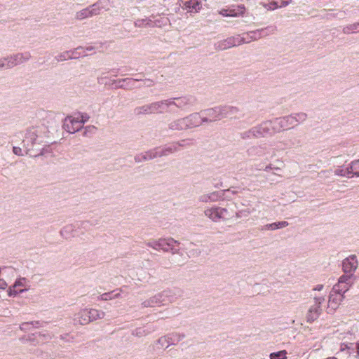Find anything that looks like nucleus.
<instances>
[{
    "label": "nucleus",
    "mask_w": 359,
    "mask_h": 359,
    "mask_svg": "<svg viewBox=\"0 0 359 359\" xmlns=\"http://www.w3.org/2000/svg\"><path fill=\"white\" fill-rule=\"evenodd\" d=\"M50 133L49 129L43 131V127L36 126L27 129L25 138L22 141L23 147L26 149V154L31 157H37L42 155L41 148L38 147L42 143L40 138L42 133Z\"/></svg>",
    "instance_id": "1"
},
{
    "label": "nucleus",
    "mask_w": 359,
    "mask_h": 359,
    "mask_svg": "<svg viewBox=\"0 0 359 359\" xmlns=\"http://www.w3.org/2000/svg\"><path fill=\"white\" fill-rule=\"evenodd\" d=\"M177 299L175 290H165L159 292L142 303L143 308L160 306L174 302Z\"/></svg>",
    "instance_id": "2"
},
{
    "label": "nucleus",
    "mask_w": 359,
    "mask_h": 359,
    "mask_svg": "<svg viewBox=\"0 0 359 359\" xmlns=\"http://www.w3.org/2000/svg\"><path fill=\"white\" fill-rule=\"evenodd\" d=\"M147 245L155 250H162L164 252H170L172 254L178 253L181 249L180 243L172 238H161L147 243Z\"/></svg>",
    "instance_id": "3"
},
{
    "label": "nucleus",
    "mask_w": 359,
    "mask_h": 359,
    "mask_svg": "<svg viewBox=\"0 0 359 359\" xmlns=\"http://www.w3.org/2000/svg\"><path fill=\"white\" fill-rule=\"evenodd\" d=\"M168 108L175 106L182 111H188L198 103V100L193 95H185L181 97H176L166 100Z\"/></svg>",
    "instance_id": "4"
},
{
    "label": "nucleus",
    "mask_w": 359,
    "mask_h": 359,
    "mask_svg": "<svg viewBox=\"0 0 359 359\" xmlns=\"http://www.w3.org/2000/svg\"><path fill=\"white\" fill-rule=\"evenodd\" d=\"M168 103L166 100L152 102L149 104H145L137 107L134 109L136 115L151 114L154 113H160L168 111Z\"/></svg>",
    "instance_id": "5"
},
{
    "label": "nucleus",
    "mask_w": 359,
    "mask_h": 359,
    "mask_svg": "<svg viewBox=\"0 0 359 359\" xmlns=\"http://www.w3.org/2000/svg\"><path fill=\"white\" fill-rule=\"evenodd\" d=\"M355 279V277L354 274L344 273L339 277L338 283L333 287V290L340 294L341 298V294L347 292L353 284Z\"/></svg>",
    "instance_id": "6"
},
{
    "label": "nucleus",
    "mask_w": 359,
    "mask_h": 359,
    "mask_svg": "<svg viewBox=\"0 0 359 359\" xmlns=\"http://www.w3.org/2000/svg\"><path fill=\"white\" fill-rule=\"evenodd\" d=\"M247 41L245 36L241 37L240 35H236L218 41L215 44V48L217 50H224L231 47L245 43Z\"/></svg>",
    "instance_id": "7"
},
{
    "label": "nucleus",
    "mask_w": 359,
    "mask_h": 359,
    "mask_svg": "<svg viewBox=\"0 0 359 359\" xmlns=\"http://www.w3.org/2000/svg\"><path fill=\"white\" fill-rule=\"evenodd\" d=\"M73 117V116H67L65 118L62 127L63 128L69 133H74L76 132H79L83 123L86 121V119H83V116L81 117Z\"/></svg>",
    "instance_id": "8"
},
{
    "label": "nucleus",
    "mask_w": 359,
    "mask_h": 359,
    "mask_svg": "<svg viewBox=\"0 0 359 359\" xmlns=\"http://www.w3.org/2000/svg\"><path fill=\"white\" fill-rule=\"evenodd\" d=\"M88 48L84 49L83 47L79 46L73 50L65 51L55 57L57 62L65 61L68 60L77 59L81 57L87 56L86 50Z\"/></svg>",
    "instance_id": "9"
},
{
    "label": "nucleus",
    "mask_w": 359,
    "mask_h": 359,
    "mask_svg": "<svg viewBox=\"0 0 359 359\" xmlns=\"http://www.w3.org/2000/svg\"><path fill=\"white\" fill-rule=\"evenodd\" d=\"M142 81V78H125L113 80L110 84L112 88L114 89H124V90H132L137 88H141V86H137L135 83L137 81Z\"/></svg>",
    "instance_id": "10"
},
{
    "label": "nucleus",
    "mask_w": 359,
    "mask_h": 359,
    "mask_svg": "<svg viewBox=\"0 0 359 359\" xmlns=\"http://www.w3.org/2000/svg\"><path fill=\"white\" fill-rule=\"evenodd\" d=\"M224 111L223 105H219L202 110V114L208 116L210 120L214 122L224 118L225 113Z\"/></svg>",
    "instance_id": "11"
},
{
    "label": "nucleus",
    "mask_w": 359,
    "mask_h": 359,
    "mask_svg": "<svg viewBox=\"0 0 359 359\" xmlns=\"http://www.w3.org/2000/svg\"><path fill=\"white\" fill-rule=\"evenodd\" d=\"M358 266L357 257L352 255L345 258L342 262V270L344 273L353 274Z\"/></svg>",
    "instance_id": "12"
},
{
    "label": "nucleus",
    "mask_w": 359,
    "mask_h": 359,
    "mask_svg": "<svg viewBox=\"0 0 359 359\" xmlns=\"http://www.w3.org/2000/svg\"><path fill=\"white\" fill-rule=\"evenodd\" d=\"M274 124L276 125L278 130L281 129H290L295 126L294 118L292 114L275 118Z\"/></svg>",
    "instance_id": "13"
},
{
    "label": "nucleus",
    "mask_w": 359,
    "mask_h": 359,
    "mask_svg": "<svg viewBox=\"0 0 359 359\" xmlns=\"http://www.w3.org/2000/svg\"><path fill=\"white\" fill-rule=\"evenodd\" d=\"M223 107L224 112L225 113L224 118L229 117L230 118L240 119L245 116L243 111L236 107L230 105H223Z\"/></svg>",
    "instance_id": "14"
},
{
    "label": "nucleus",
    "mask_w": 359,
    "mask_h": 359,
    "mask_svg": "<svg viewBox=\"0 0 359 359\" xmlns=\"http://www.w3.org/2000/svg\"><path fill=\"white\" fill-rule=\"evenodd\" d=\"M228 193L227 191H217L208 194L199 196L198 201L203 203L216 202L223 197V195Z\"/></svg>",
    "instance_id": "15"
},
{
    "label": "nucleus",
    "mask_w": 359,
    "mask_h": 359,
    "mask_svg": "<svg viewBox=\"0 0 359 359\" xmlns=\"http://www.w3.org/2000/svg\"><path fill=\"white\" fill-rule=\"evenodd\" d=\"M182 8L187 9L190 13H198L202 8L201 0H188L183 1Z\"/></svg>",
    "instance_id": "16"
},
{
    "label": "nucleus",
    "mask_w": 359,
    "mask_h": 359,
    "mask_svg": "<svg viewBox=\"0 0 359 359\" xmlns=\"http://www.w3.org/2000/svg\"><path fill=\"white\" fill-rule=\"evenodd\" d=\"M183 118L187 130L199 127L198 112L191 113Z\"/></svg>",
    "instance_id": "17"
},
{
    "label": "nucleus",
    "mask_w": 359,
    "mask_h": 359,
    "mask_svg": "<svg viewBox=\"0 0 359 359\" xmlns=\"http://www.w3.org/2000/svg\"><path fill=\"white\" fill-rule=\"evenodd\" d=\"M157 150V156L158 157L167 156L171 154H174L177 152V145L175 144V142H172L170 145H166L162 148L161 147H155Z\"/></svg>",
    "instance_id": "18"
},
{
    "label": "nucleus",
    "mask_w": 359,
    "mask_h": 359,
    "mask_svg": "<svg viewBox=\"0 0 359 359\" xmlns=\"http://www.w3.org/2000/svg\"><path fill=\"white\" fill-rule=\"evenodd\" d=\"M158 157L157 150L156 148L150 149L146 151L144 154H139L135 156V161L136 163H140L142 161L152 160Z\"/></svg>",
    "instance_id": "19"
},
{
    "label": "nucleus",
    "mask_w": 359,
    "mask_h": 359,
    "mask_svg": "<svg viewBox=\"0 0 359 359\" xmlns=\"http://www.w3.org/2000/svg\"><path fill=\"white\" fill-rule=\"evenodd\" d=\"M168 128L172 131L186 130L184 118L173 119L168 123Z\"/></svg>",
    "instance_id": "20"
},
{
    "label": "nucleus",
    "mask_w": 359,
    "mask_h": 359,
    "mask_svg": "<svg viewBox=\"0 0 359 359\" xmlns=\"http://www.w3.org/2000/svg\"><path fill=\"white\" fill-rule=\"evenodd\" d=\"M221 211H226V208L220 207L212 208L205 211V215L214 222H217L222 219Z\"/></svg>",
    "instance_id": "21"
},
{
    "label": "nucleus",
    "mask_w": 359,
    "mask_h": 359,
    "mask_svg": "<svg viewBox=\"0 0 359 359\" xmlns=\"http://www.w3.org/2000/svg\"><path fill=\"white\" fill-rule=\"evenodd\" d=\"M259 127L263 133L264 136L271 135L278 130L276 125L274 124V120L264 121L259 124Z\"/></svg>",
    "instance_id": "22"
},
{
    "label": "nucleus",
    "mask_w": 359,
    "mask_h": 359,
    "mask_svg": "<svg viewBox=\"0 0 359 359\" xmlns=\"http://www.w3.org/2000/svg\"><path fill=\"white\" fill-rule=\"evenodd\" d=\"M121 297L120 292L118 291V290H113L109 292H105L100 296L95 297V294H93L91 295V300L93 299H97V300H102V301H107L111 300L116 298H119Z\"/></svg>",
    "instance_id": "23"
},
{
    "label": "nucleus",
    "mask_w": 359,
    "mask_h": 359,
    "mask_svg": "<svg viewBox=\"0 0 359 359\" xmlns=\"http://www.w3.org/2000/svg\"><path fill=\"white\" fill-rule=\"evenodd\" d=\"M321 312L322 309L320 308V306H311L306 315L307 322L313 323L315 321L321 314Z\"/></svg>",
    "instance_id": "24"
},
{
    "label": "nucleus",
    "mask_w": 359,
    "mask_h": 359,
    "mask_svg": "<svg viewBox=\"0 0 359 359\" xmlns=\"http://www.w3.org/2000/svg\"><path fill=\"white\" fill-rule=\"evenodd\" d=\"M167 338V346L168 348L170 345H175L182 340L185 335L184 334H180L177 332H172L165 335Z\"/></svg>",
    "instance_id": "25"
},
{
    "label": "nucleus",
    "mask_w": 359,
    "mask_h": 359,
    "mask_svg": "<svg viewBox=\"0 0 359 359\" xmlns=\"http://www.w3.org/2000/svg\"><path fill=\"white\" fill-rule=\"evenodd\" d=\"M289 225V223L286 221L276 222L271 224H267L262 227L261 230H270L274 231L280 229L285 228Z\"/></svg>",
    "instance_id": "26"
},
{
    "label": "nucleus",
    "mask_w": 359,
    "mask_h": 359,
    "mask_svg": "<svg viewBox=\"0 0 359 359\" xmlns=\"http://www.w3.org/2000/svg\"><path fill=\"white\" fill-rule=\"evenodd\" d=\"M50 339H51V337L48 333L42 334L40 332H36L28 337V341L33 342L36 341V343L43 342V341Z\"/></svg>",
    "instance_id": "27"
},
{
    "label": "nucleus",
    "mask_w": 359,
    "mask_h": 359,
    "mask_svg": "<svg viewBox=\"0 0 359 359\" xmlns=\"http://www.w3.org/2000/svg\"><path fill=\"white\" fill-rule=\"evenodd\" d=\"M155 330V327L151 326L137 327L133 331L132 334L137 337H142L151 333Z\"/></svg>",
    "instance_id": "28"
},
{
    "label": "nucleus",
    "mask_w": 359,
    "mask_h": 359,
    "mask_svg": "<svg viewBox=\"0 0 359 359\" xmlns=\"http://www.w3.org/2000/svg\"><path fill=\"white\" fill-rule=\"evenodd\" d=\"M76 230L72 224H68L60 230V235L65 239L70 238L76 236Z\"/></svg>",
    "instance_id": "29"
},
{
    "label": "nucleus",
    "mask_w": 359,
    "mask_h": 359,
    "mask_svg": "<svg viewBox=\"0 0 359 359\" xmlns=\"http://www.w3.org/2000/svg\"><path fill=\"white\" fill-rule=\"evenodd\" d=\"M16 66L24 62H26L31 58V54L29 52L19 53L17 54L12 55Z\"/></svg>",
    "instance_id": "30"
},
{
    "label": "nucleus",
    "mask_w": 359,
    "mask_h": 359,
    "mask_svg": "<svg viewBox=\"0 0 359 359\" xmlns=\"http://www.w3.org/2000/svg\"><path fill=\"white\" fill-rule=\"evenodd\" d=\"M229 8V13L234 14L233 15H231V17H238L244 14L245 11V7L244 5H233Z\"/></svg>",
    "instance_id": "31"
},
{
    "label": "nucleus",
    "mask_w": 359,
    "mask_h": 359,
    "mask_svg": "<svg viewBox=\"0 0 359 359\" xmlns=\"http://www.w3.org/2000/svg\"><path fill=\"white\" fill-rule=\"evenodd\" d=\"M175 144L177 145V150H180V148H187L191 146H194L196 144V141L193 138H186L181 140L180 141L175 142Z\"/></svg>",
    "instance_id": "32"
},
{
    "label": "nucleus",
    "mask_w": 359,
    "mask_h": 359,
    "mask_svg": "<svg viewBox=\"0 0 359 359\" xmlns=\"http://www.w3.org/2000/svg\"><path fill=\"white\" fill-rule=\"evenodd\" d=\"M104 4H106L105 1L99 0L94 4L91 5V15L100 14L102 10L105 11L106 8Z\"/></svg>",
    "instance_id": "33"
},
{
    "label": "nucleus",
    "mask_w": 359,
    "mask_h": 359,
    "mask_svg": "<svg viewBox=\"0 0 359 359\" xmlns=\"http://www.w3.org/2000/svg\"><path fill=\"white\" fill-rule=\"evenodd\" d=\"M81 325H88L90 323V311L84 310L83 311L78 314V317L76 318Z\"/></svg>",
    "instance_id": "34"
},
{
    "label": "nucleus",
    "mask_w": 359,
    "mask_h": 359,
    "mask_svg": "<svg viewBox=\"0 0 359 359\" xmlns=\"http://www.w3.org/2000/svg\"><path fill=\"white\" fill-rule=\"evenodd\" d=\"M243 36H246L245 39L248 41L245 43H248L250 41H257L261 39L260 32L259 29L253 31H250L243 34Z\"/></svg>",
    "instance_id": "35"
},
{
    "label": "nucleus",
    "mask_w": 359,
    "mask_h": 359,
    "mask_svg": "<svg viewBox=\"0 0 359 359\" xmlns=\"http://www.w3.org/2000/svg\"><path fill=\"white\" fill-rule=\"evenodd\" d=\"M334 173L335 175L341 177H346L348 178L352 177V176L350 175L349 165L347 167L339 166L334 170Z\"/></svg>",
    "instance_id": "36"
},
{
    "label": "nucleus",
    "mask_w": 359,
    "mask_h": 359,
    "mask_svg": "<svg viewBox=\"0 0 359 359\" xmlns=\"http://www.w3.org/2000/svg\"><path fill=\"white\" fill-rule=\"evenodd\" d=\"M277 29L276 26L275 25H269L264 28L259 29L260 32L261 38L269 36L270 34H273Z\"/></svg>",
    "instance_id": "37"
},
{
    "label": "nucleus",
    "mask_w": 359,
    "mask_h": 359,
    "mask_svg": "<svg viewBox=\"0 0 359 359\" xmlns=\"http://www.w3.org/2000/svg\"><path fill=\"white\" fill-rule=\"evenodd\" d=\"M295 126L298 125L299 123H303L305 121L307 118V114L304 112H299V113H294L292 114Z\"/></svg>",
    "instance_id": "38"
},
{
    "label": "nucleus",
    "mask_w": 359,
    "mask_h": 359,
    "mask_svg": "<svg viewBox=\"0 0 359 359\" xmlns=\"http://www.w3.org/2000/svg\"><path fill=\"white\" fill-rule=\"evenodd\" d=\"M356 32H359V22L348 25L343 28V33L345 34Z\"/></svg>",
    "instance_id": "39"
},
{
    "label": "nucleus",
    "mask_w": 359,
    "mask_h": 359,
    "mask_svg": "<svg viewBox=\"0 0 359 359\" xmlns=\"http://www.w3.org/2000/svg\"><path fill=\"white\" fill-rule=\"evenodd\" d=\"M223 191H227L228 193L223 195V197L221 199H226L230 201L233 198V196L237 194L239 191L236 189V187H231L229 189H224Z\"/></svg>",
    "instance_id": "40"
},
{
    "label": "nucleus",
    "mask_w": 359,
    "mask_h": 359,
    "mask_svg": "<svg viewBox=\"0 0 359 359\" xmlns=\"http://www.w3.org/2000/svg\"><path fill=\"white\" fill-rule=\"evenodd\" d=\"M287 351L285 350L273 352L270 353V359H287Z\"/></svg>",
    "instance_id": "41"
},
{
    "label": "nucleus",
    "mask_w": 359,
    "mask_h": 359,
    "mask_svg": "<svg viewBox=\"0 0 359 359\" xmlns=\"http://www.w3.org/2000/svg\"><path fill=\"white\" fill-rule=\"evenodd\" d=\"M3 60H5V69H11L16 66L12 55L3 57Z\"/></svg>",
    "instance_id": "42"
},
{
    "label": "nucleus",
    "mask_w": 359,
    "mask_h": 359,
    "mask_svg": "<svg viewBox=\"0 0 359 359\" xmlns=\"http://www.w3.org/2000/svg\"><path fill=\"white\" fill-rule=\"evenodd\" d=\"M104 316V312L91 309V322L97 319H101Z\"/></svg>",
    "instance_id": "43"
},
{
    "label": "nucleus",
    "mask_w": 359,
    "mask_h": 359,
    "mask_svg": "<svg viewBox=\"0 0 359 359\" xmlns=\"http://www.w3.org/2000/svg\"><path fill=\"white\" fill-rule=\"evenodd\" d=\"M90 15V10L87 7L76 13V18L79 20H83Z\"/></svg>",
    "instance_id": "44"
},
{
    "label": "nucleus",
    "mask_w": 359,
    "mask_h": 359,
    "mask_svg": "<svg viewBox=\"0 0 359 359\" xmlns=\"http://www.w3.org/2000/svg\"><path fill=\"white\" fill-rule=\"evenodd\" d=\"M198 113V123L199 126H201L204 123H211L212 122L210 118L207 115L202 114V110Z\"/></svg>",
    "instance_id": "45"
},
{
    "label": "nucleus",
    "mask_w": 359,
    "mask_h": 359,
    "mask_svg": "<svg viewBox=\"0 0 359 359\" xmlns=\"http://www.w3.org/2000/svg\"><path fill=\"white\" fill-rule=\"evenodd\" d=\"M165 346H167V338L165 335L160 337L156 342L157 349L163 348Z\"/></svg>",
    "instance_id": "46"
},
{
    "label": "nucleus",
    "mask_w": 359,
    "mask_h": 359,
    "mask_svg": "<svg viewBox=\"0 0 359 359\" xmlns=\"http://www.w3.org/2000/svg\"><path fill=\"white\" fill-rule=\"evenodd\" d=\"M252 132H253V137L259 138L262 137H264L263 135V133L259 127V125L252 127Z\"/></svg>",
    "instance_id": "47"
},
{
    "label": "nucleus",
    "mask_w": 359,
    "mask_h": 359,
    "mask_svg": "<svg viewBox=\"0 0 359 359\" xmlns=\"http://www.w3.org/2000/svg\"><path fill=\"white\" fill-rule=\"evenodd\" d=\"M240 137L243 139V140H247V139H250L252 137H253V132H252V129L250 128V130H247V131H245V132H243V133H241L240 134Z\"/></svg>",
    "instance_id": "48"
},
{
    "label": "nucleus",
    "mask_w": 359,
    "mask_h": 359,
    "mask_svg": "<svg viewBox=\"0 0 359 359\" xmlns=\"http://www.w3.org/2000/svg\"><path fill=\"white\" fill-rule=\"evenodd\" d=\"M250 212L248 209L241 210L236 213L237 218L247 217L250 215Z\"/></svg>",
    "instance_id": "49"
},
{
    "label": "nucleus",
    "mask_w": 359,
    "mask_h": 359,
    "mask_svg": "<svg viewBox=\"0 0 359 359\" xmlns=\"http://www.w3.org/2000/svg\"><path fill=\"white\" fill-rule=\"evenodd\" d=\"M343 15H344L341 13H327L326 18L329 20L336 18H341Z\"/></svg>",
    "instance_id": "50"
},
{
    "label": "nucleus",
    "mask_w": 359,
    "mask_h": 359,
    "mask_svg": "<svg viewBox=\"0 0 359 359\" xmlns=\"http://www.w3.org/2000/svg\"><path fill=\"white\" fill-rule=\"evenodd\" d=\"M350 175L353 177H359V169L353 170L352 164L349 163Z\"/></svg>",
    "instance_id": "51"
},
{
    "label": "nucleus",
    "mask_w": 359,
    "mask_h": 359,
    "mask_svg": "<svg viewBox=\"0 0 359 359\" xmlns=\"http://www.w3.org/2000/svg\"><path fill=\"white\" fill-rule=\"evenodd\" d=\"M219 13L224 17H231V15H233L234 14L229 13V8L225 9L223 8L219 11Z\"/></svg>",
    "instance_id": "52"
},
{
    "label": "nucleus",
    "mask_w": 359,
    "mask_h": 359,
    "mask_svg": "<svg viewBox=\"0 0 359 359\" xmlns=\"http://www.w3.org/2000/svg\"><path fill=\"white\" fill-rule=\"evenodd\" d=\"M147 19H137L135 21V26L137 27H142L145 25Z\"/></svg>",
    "instance_id": "53"
},
{
    "label": "nucleus",
    "mask_w": 359,
    "mask_h": 359,
    "mask_svg": "<svg viewBox=\"0 0 359 359\" xmlns=\"http://www.w3.org/2000/svg\"><path fill=\"white\" fill-rule=\"evenodd\" d=\"M325 297H314V305L320 306H321V304L325 302Z\"/></svg>",
    "instance_id": "54"
},
{
    "label": "nucleus",
    "mask_w": 359,
    "mask_h": 359,
    "mask_svg": "<svg viewBox=\"0 0 359 359\" xmlns=\"http://www.w3.org/2000/svg\"><path fill=\"white\" fill-rule=\"evenodd\" d=\"M141 81H143L144 82V86H145L147 87H151V86H153L154 85V81L152 79H142Z\"/></svg>",
    "instance_id": "55"
},
{
    "label": "nucleus",
    "mask_w": 359,
    "mask_h": 359,
    "mask_svg": "<svg viewBox=\"0 0 359 359\" xmlns=\"http://www.w3.org/2000/svg\"><path fill=\"white\" fill-rule=\"evenodd\" d=\"M31 325L29 322L23 323L20 325V330L22 331H27L30 330Z\"/></svg>",
    "instance_id": "56"
},
{
    "label": "nucleus",
    "mask_w": 359,
    "mask_h": 359,
    "mask_svg": "<svg viewBox=\"0 0 359 359\" xmlns=\"http://www.w3.org/2000/svg\"><path fill=\"white\" fill-rule=\"evenodd\" d=\"M269 7L267 8L269 10H274L279 8V5L277 1H271L268 4Z\"/></svg>",
    "instance_id": "57"
},
{
    "label": "nucleus",
    "mask_w": 359,
    "mask_h": 359,
    "mask_svg": "<svg viewBox=\"0 0 359 359\" xmlns=\"http://www.w3.org/2000/svg\"><path fill=\"white\" fill-rule=\"evenodd\" d=\"M13 152L17 156H23V154L22 152V149L19 147H13Z\"/></svg>",
    "instance_id": "58"
},
{
    "label": "nucleus",
    "mask_w": 359,
    "mask_h": 359,
    "mask_svg": "<svg viewBox=\"0 0 359 359\" xmlns=\"http://www.w3.org/2000/svg\"><path fill=\"white\" fill-rule=\"evenodd\" d=\"M342 299V297H341L340 299V296L339 297V300L341 301ZM329 303L330 304H333L334 303L335 304H338V299L336 298V297H334L332 294H330V297H329Z\"/></svg>",
    "instance_id": "59"
},
{
    "label": "nucleus",
    "mask_w": 359,
    "mask_h": 359,
    "mask_svg": "<svg viewBox=\"0 0 359 359\" xmlns=\"http://www.w3.org/2000/svg\"><path fill=\"white\" fill-rule=\"evenodd\" d=\"M31 326H32L33 327H42V325H43V322H40V321H32V322H29Z\"/></svg>",
    "instance_id": "60"
},
{
    "label": "nucleus",
    "mask_w": 359,
    "mask_h": 359,
    "mask_svg": "<svg viewBox=\"0 0 359 359\" xmlns=\"http://www.w3.org/2000/svg\"><path fill=\"white\" fill-rule=\"evenodd\" d=\"M292 2V0H283L280 2V5H279V8H284L288 6Z\"/></svg>",
    "instance_id": "61"
},
{
    "label": "nucleus",
    "mask_w": 359,
    "mask_h": 359,
    "mask_svg": "<svg viewBox=\"0 0 359 359\" xmlns=\"http://www.w3.org/2000/svg\"><path fill=\"white\" fill-rule=\"evenodd\" d=\"M25 280V278H20V279H18L15 280V284H14V287H16V286H21L23 284V282Z\"/></svg>",
    "instance_id": "62"
},
{
    "label": "nucleus",
    "mask_w": 359,
    "mask_h": 359,
    "mask_svg": "<svg viewBox=\"0 0 359 359\" xmlns=\"http://www.w3.org/2000/svg\"><path fill=\"white\" fill-rule=\"evenodd\" d=\"M350 163L352 164V166L353 167V170L359 169V159L353 161Z\"/></svg>",
    "instance_id": "63"
},
{
    "label": "nucleus",
    "mask_w": 359,
    "mask_h": 359,
    "mask_svg": "<svg viewBox=\"0 0 359 359\" xmlns=\"http://www.w3.org/2000/svg\"><path fill=\"white\" fill-rule=\"evenodd\" d=\"M18 292L15 289L10 288L8 291V294L9 297L17 295Z\"/></svg>",
    "instance_id": "64"
}]
</instances>
